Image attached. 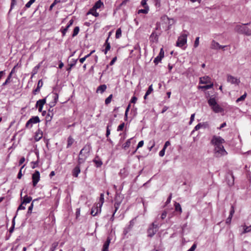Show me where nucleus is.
Here are the masks:
<instances>
[{"instance_id":"1","label":"nucleus","mask_w":251,"mask_h":251,"mask_svg":"<svg viewBox=\"0 0 251 251\" xmlns=\"http://www.w3.org/2000/svg\"><path fill=\"white\" fill-rule=\"evenodd\" d=\"M234 30L240 34H244L247 36L251 35V29L243 25H237L234 27Z\"/></svg>"},{"instance_id":"2","label":"nucleus","mask_w":251,"mask_h":251,"mask_svg":"<svg viewBox=\"0 0 251 251\" xmlns=\"http://www.w3.org/2000/svg\"><path fill=\"white\" fill-rule=\"evenodd\" d=\"M156 223H157V221H155L149 227V228L147 231L148 236L149 237H152L158 230V229L159 228V226Z\"/></svg>"},{"instance_id":"3","label":"nucleus","mask_w":251,"mask_h":251,"mask_svg":"<svg viewBox=\"0 0 251 251\" xmlns=\"http://www.w3.org/2000/svg\"><path fill=\"white\" fill-rule=\"evenodd\" d=\"M225 142V140L221 137L216 135L213 136L211 140V144L213 145L215 147L223 146L222 144Z\"/></svg>"},{"instance_id":"4","label":"nucleus","mask_w":251,"mask_h":251,"mask_svg":"<svg viewBox=\"0 0 251 251\" xmlns=\"http://www.w3.org/2000/svg\"><path fill=\"white\" fill-rule=\"evenodd\" d=\"M90 149L91 148L89 145H86L80 151L78 156L81 157L87 158L89 155Z\"/></svg>"},{"instance_id":"5","label":"nucleus","mask_w":251,"mask_h":251,"mask_svg":"<svg viewBox=\"0 0 251 251\" xmlns=\"http://www.w3.org/2000/svg\"><path fill=\"white\" fill-rule=\"evenodd\" d=\"M187 35L183 34L179 36L176 42V46L179 47H182L187 43Z\"/></svg>"},{"instance_id":"6","label":"nucleus","mask_w":251,"mask_h":251,"mask_svg":"<svg viewBox=\"0 0 251 251\" xmlns=\"http://www.w3.org/2000/svg\"><path fill=\"white\" fill-rule=\"evenodd\" d=\"M214 151L216 156H223L227 154V152L225 150L224 146H220L215 147Z\"/></svg>"},{"instance_id":"7","label":"nucleus","mask_w":251,"mask_h":251,"mask_svg":"<svg viewBox=\"0 0 251 251\" xmlns=\"http://www.w3.org/2000/svg\"><path fill=\"white\" fill-rule=\"evenodd\" d=\"M40 122V120L38 116L32 117L26 122L25 127L27 128H31L33 124L38 123Z\"/></svg>"},{"instance_id":"8","label":"nucleus","mask_w":251,"mask_h":251,"mask_svg":"<svg viewBox=\"0 0 251 251\" xmlns=\"http://www.w3.org/2000/svg\"><path fill=\"white\" fill-rule=\"evenodd\" d=\"M40 173L38 171H35V173L32 174V183L33 186H35L39 181L40 180Z\"/></svg>"},{"instance_id":"9","label":"nucleus","mask_w":251,"mask_h":251,"mask_svg":"<svg viewBox=\"0 0 251 251\" xmlns=\"http://www.w3.org/2000/svg\"><path fill=\"white\" fill-rule=\"evenodd\" d=\"M227 81L231 84L236 85H238L240 82L239 79L230 75H228L227 76Z\"/></svg>"},{"instance_id":"10","label":"nucleus","mask_w":251,"mask_h":251,"mask_svg":"<svg viewBox=\"0 0 251 251\" xmlns=\"http://www.w3.org/2000/svg\"><path fill=\"white\" fill-rule=\"evenodd\" d=\"M46 102V99H43L41 100H39L38 101H37L36 103V106L38 107V111L39 112H42L43 107L44 105L45 104Z\"/></svg>"},{"instance_id":"11","label":"nucleus","mask_w":251,"mask_h":251,"mask_svg":"<svg viewBox=\"0 0 251 251\" xmlns=\"http://www.w3.org/2000/svg\"><path fill=\"white\" fill-rule=\"evenodd\" d=\"M101 207L98 205V204L96 206L93 207L91 209V214L93 216H96L98 213L101 211Z\"/></svg>"},{"instance_id":"12","label":"nucleus","mask_w":251,"mask_h":251,"mask_svg":"<svg viewBox=\"0 0 251 251\" xmlns=\"http://www.w3.org/2000/svg\"><path fill=\"white\" fill-rule=\"evenodd\" d=\"M209 127V124L208 122H204V123H201L198 124L197 126H195L194 130L193 132H194L195 130H198L201 128L202 127L203 128H206Z\"/></svg>"},{"instance_id":"13","label":"nucleus","mask_w":251,"mask_h":251,"mask_svg":"<svg viewBox=\"0 0 251 251\" xmlns=\"http://www.w3.org/2000/svg\"><path fill=\"white\" fill-rule=\"evenodd\" d=\"M150 40L152 43H157L158 40V35H157L155 32H152L150 35Z\"/></svg>"},{"instance_id":"14","label":"nucleus","mask_w":251,"mask_h":251,"mask_svg":"<svg viewBox=\"0 0 251 251\" xmlns=\"http://www.w3.org/2000/svg\"><path fill=\"white\" fill-rule=\"evenodd\" d=\"M80 173V167L76 165L75 167L73 169L72 174L74 177H77L79 174Z\"/></svg>"},{"instance_id":"15","label":"nucleus","mask_w":251,"mask_h":251,"mask_svg":"<svg viewBox=\"0 0 251 251\" xmlns=\"http://www.w3.org/2000/svg\"><path fill=\"white\" fill-rule=\"evenodd\" d=\"M110 241H111V238L109 237H108L106 239V241L105 242V243L103 244L102 251H108V247H109Z\"/></svg>"},{"instance_id":"16","label":"nucleus","mask_w":251,"mask_h":251,"mask_svg":"<svg viewBox=\"0 0 251 251\" xmlns=\"http://www.w3.org/2000/svg\"><path fill=\"white\" fill-rule=\"evenodd\" d=\"M93 162L95 163L97 167H100L102 165V162L98 156H96L93 159Z\"/></svg>"},{"instance_id":"17","label":"nucleus","mask_w":251,"mask_h":251,"mask_svg":"<svg viewBox=\"0 0 251 251\" xmlns=\"http://www.w3.org/2000/svg\"><path fill=\"white\" fill-rule=\"evenodd\" d=\"M210 82V78L208 76L200 77V83L201 84H207Z\"/></svg>"},{"instance_id":"18","label":"nucleus","mask_w":251,"mask_h":251,"mask_svg":"<svg viewBox=\"0 0 251 251\" xmlns=\"http://www.w3.org/2000/svg\"><path fill=\"white\" fill-rule=\"evenodd\" d=\"M43 85V82L42 79L39 80L37 84V88L33 91V93L34 95H36L37 93L40 91V89L42 87Z\"/></svg>"},{"instance_id":"19","label":"nucleus","mask_w":251,"mask_h":251,"mask_svg":"<svg viewBox=\"0 0 251 251\" xmlns=\"http://www.w3.org/2000/svg\"><path fill=\"white\" fill-rule=\"evenodd\" d=\"M211 108L215 113H220L223 111V109L218 103L212 106Z\"/></svg>"},{"instance_id":"20","label":"nucleus","mask_w":251,"mask_h":251,"mask_svg":"<svg viewBox=\"0 0 251 251\" xmlns=\"http://www.w3.org/2000/svg\"><path fill=\"white\" fill-rule=\"evenodd\" d=\"M106 88L107 86L105 84L100 85L97 88L96 92L102 94L106 90Z\"/></svg>"},{"instance_id":"21","label":"nucleus","mask_w":251,"mask_h":251,"mask_svg":"<svg viewBox=\"0 0 251 251\" xmlns=\"http://www.w3.org/2000/svg\"><path fill=\"white\" fill-rule=\"evenodd\" d=\"M220 45L215 40H212L211 44V48L214 50H219L220 48Z\"/></svg>"},{"instance_id":"22","label":"nucleus","mask_w":251,"mask_h":251,"mask_svg":"<svg viewBox=\"0 0 251 251\" xmlns=\"http://www.w3.org/2000/svg\"><path fill=\"white\" fill-rule=\"evenodd\" d=\"M92 14L96 17H97L99 16V13L96 11V9H94V8H91L89 11L87 12V15Z\"/></svg>"},{"instance_id":"23","label":"nucleus","mask_w":251,"mask_h":251,"mask_svg":"<svg viewBox=\"0 0 251 251\" xmlns=\"http://www.w3.org/2000/svg\"><path fill=\"white\" fill-rule=\"evenodd\" d=\"M42 137V132L39 130L37 132H36L34 139L36 141H39L41 138Z\"/></svg>"},{"instance_id":"24","label":"nucleus","mask_w":251,"mask_h":251,"mask_svg":"<svg viewBox=\"0 0 251 251\" xmlns=\"http://www.w3.org/2000/svg\"><path fill=\"white\" fill-rule=\"evenodd\" d=\"M120 204V202H115L114 203V207H115V209L114 213H113L112 217L110 218V220L112 221L114 220V215H115V213L116 212L117 210L118 209Z\"/></svg>"},{"instance_id":"25","label":"nucleus","mask_w":251,"mask_h":251,"mask_svg":"<svg viewBox=\"0 0 251 251\" xmlns=\"http://www.w3.org/2000/svg\"><path fill=\"white\" fill-rule=\"evenodd\" d=\"M208 103L211 107L217 104L214 98H210L208 100Z\"/></svg>"},{"instance_id":"26","label":"nucleus","mask_w":251,"mask_h":251,"mask_svg":"<svg viewBox=\"0 0 251 251\" xmlns=\"http://www.w3.org/2000/svg\"><path fill=\"white\" fill-rule=\"evenodd\" d=\"M103 5V2L100 0H99L95 3L93 8L97 10V9L100 8Z\"/></svg>"},{"instance_id":"27","label":"nucleus","mask_w":251,"mask_h":251,"mask_svg":"<svg viewBox=\"0 0 251 251\" xmlns=\"http://www.w3.org/2000/svg\"><path fill=\"white\" fill-rule=\"evenodd\" d=\"M87 158H83V157H80L78 156V160H77V164L76 165L77 166H79L80 167V165L82 164H83L86 160Z\"/></svg>"},{"instance_id":"28","label":"nucleus","mask_w":251,"mask_h":251,"mask_svg":"<svg viewBox=\"0 0 251 251\" xmlns=\"http://www.w3.org/2000/svg\"><path fill=\"white\" fill-rule=\"evenodd\" d=\"M74 142V139L71 136H69L67 140V148H70L73 145Z\"/></svg>"},{"instance_id":"29","label":"nucleus","mask_w":251,"mask_h":251,"mask_svg":"<svg viewBox=\"0 0 251 251\" xmlns=\"http://www.w3.org/2000/svg\"><path fill=\"white\" fill-rule=\"evenodd\" d=\"M31 200L32 198L31 197L25 196L24 198L23 201H22V204H26V203H29Z\"/></svg>"},{"instance_id":"30","label":"nucleus","mask_w":251,"mask_h":251,"mask_svg":"<svg viewBox=\"0 0 251 251\" xmlns=\"http://www.w3.org/2000/svg\"><path fill=\"white\" fill-rule=\"evenodd\" d=\"M135 218L131 220L129 222V225L126 231V233H127L130 229L133 227L135 224Z\"/></svg>"},{"instance_id":"31","label":"nucleus","mask_w":251,"mask_h":251,"mask_svg":"<svg viewBox=\"0 0 251 251\" xmlns=\"http://www.w3.org/2000/svg\"><path fill=\"white\" fill-rule=\"evenodd\" d=\"M132 139V138H130L129 139H128L126 142L123 145V148L125 149V150H126L127 148H128L130 145V144H131V140Z\"/></svg>"},{"instance_id":"32","label":"nucleus","mask_w":251,"mask_h":251,"mask_svg":"<svg viewBox=\"0 0 251 251\" xmlns=\"http://www.w3.org/2000/svg\"><path fill=\"white\" fill-rule=\"evenodd\" d=\"M149 11V7L147 6L143 9H140L138 11V13H144V14H147Z\"/></svg>"},{"instance_id":"33","label":"nucleus","mask_w":251,"mask_h":251,"mask_svg":"<svg viewBox=\"0 0 251 251\" xmlns=\"http://www.w3.org/2000/svg\"><path fill=\"white\" fill-rule=\"evenodd\" d=\"M163 57L160 56L159 55H158L154 59L153 62L155 64V65L158 64L160 62H161L162 59Z\"/></svg>"},{"instance_id":"34","label":"nucleus","mask_w":251,"mask_h":251,"mask_svg":"<svg viewBox=\"0 0 251 251\" xmlns=\"http://www.w3.org/2000/svg\"><path fill=\"white\" fill-rule=\"evenodd\" d=\"M175 210L179 211L180 213L182 212V209L181 206L179 203L175 202Z\"/></svg>"},{"instance_id":"35","label":"nucleus","mask_w":251,"mask_h":251,"mask_svg":"<svg viewBox=\"0 0 251 251\" xmlns=\"http://www.w3.org/2000/svg\"><path fill=\"white\" fill-rule=\"evenodd\" d=\"M104 202V194L103 193L100 194V202L98 203L100 207L102 206L103 203Z\"/></svg>"},{"instance_id":"36","label":"nucleus","mask_w":251,"mask_h":251,"mask_svg":"<svg viewBox=\"0 0 251 251\" xmlns=\"http://www.w3.org/2000/svg\"><path fill=\"white\" fill-rule=\"evenodd\" d=\"M79 31V27L78 26L75 27L74 29V31H73V33L72 34V36L74 37H75V36H76L78 34Z\"/></svg>"},{"instance_id":"37","label":"nucleus","mask_w":251,"mask_h":251,"mask_svg":"<svg viewBox=\"0 0 251 251\" xmlns=\"http://www.w3.org/2000/svg\"><path fill=\"white\" fill-rule=\"evenodd\" d=\"M16 216H15L12 220V226L9 229L10 233H12L13 231H14V226H15V219L16 218Z\"/></svg>"},{"instance_id":"38","label":"nucleus","mask_w":251,"mask_h":251,"mask_svg":"<svg viewBox=\"0 0 251 251\" xmlns=\"http://www.w3.org/2000/svg\"><path fill=\"white\" fill-rule=\"evenodd\" d=\"M251 231V225L250 226H244L243 233H246Z\"/></svg>"},{"instance_id":"39","label":"nucleus","mask_w":251,"mask_h":251,"mask_svg":"<svg viewBox=\"0 0 251 251\" xmlns=\"http://www.w3.org/2000/svg\"><path fill=\"white\" fill-rule=\"evenodd\" d=\"M77 60V59L74 60L73 62L69 64L70 67L67 69L68 71L70 72L72 68L75 65Z\"/></svg>"},{"instance_id":"40","label":"nucleus","mask_w":251,"mask_h":251,"mask_svg":"<svg viewBox=\"0 0 251 251\" xmlns=\"http://www.w3.org/2000/svg\"><path fill=\"white\" fill-rule=\"evenodd\" d=\"M113 95L112 94L110 95L105 100V104H108L111 101V100L112 98Z\"/></svg>"},{"instance_id":"41","label":"nucleus","mask_w":251,"mask_h":251,"mask_svg":"<svg viewBox=\"0 0 251 251\" xmlns=\"http://www.w3.org/2000/svg\"><path fill=\"white\" fill-rule=\"evenodd\" d=\"M247 94L245 93L244 95L240 97L239 98H238L236 100V102H238L239 101H243L245 98H246Z\"/></svg>"},{"instance_id":"42","label":"nucleus","mask_w":251,"mask_h":251,"mask_svg":"<svg viewBox=\"0 0 251 251\" xmlns=\"http://www.w3.org/2000/svg\"><path fill=\"white\" fill-rule=\"evenodd\" d=\"M121 35H122V30H121V28H118L116 30L115 37L117 39H118L121 36Z\"/></svg>"},{"instance_id":"43","label":"nucleus","mask_w":251,"mask_h":251,"mask_svg":"<svg viewBox=\"0 0 251 251\" xmlns=\"http://www.w3.org/2000/svg\"><path fill=\"white\" fill-rule=\"evenodd\" d=\"M58 99V95L57 93H55L53 96L54 101L52 102V105H55L57 103Z\"/></svg>"},{"instance_id":"44","label":"nucleus","mask_w":251,"mask_h":251,"mask_svg":"<svg viewBox=\"0 0 251 251\" xmlns=\"http://www.w3.org/2000/svg\"><path fill=\"white\" fill-rule=\"evenodd\" d=\"M111 126V124H108L106 127V137H108L109 135L110 134V127Z\"/></svg>"},{"instance_id":"45","label":"nucleus","mask_w":251,"mask_h":251,"mask_svg":"<svg viewBox=\"0 0 251 251\" xmlns=\"http://www.w3.org/2000/svg\"><path fill=\"white\" fill-rule=\"evenodd\" d=\"M153 91L152 85H151L146 92V95H149Z\"/></svg>"},{"instance_id":"46","label":"nucleus","mask_w":251,"mask_h":251,"mask_svg":"<svg viewBox=\"0 0 251 251\" xmlns=\"http://www.w3.org/2000/svg\"><path fill=\"white\" fill-rule=\"evenodd\" d=\"M35 200H34L32 203L31 204V205L29 206L28 208V211H27V214H30L32 212V209H33V201H34Z\"/></svg>"},{"instance_id":"47","label":"nucleus","mask_w":251,"mask_h":251,"mask_svg":"<svg viewBox=\"0 0 251 251\" xmlns=\"http://www.w3.org/2000/svg\"><path fill=\"white\" fill-rule=\"evenodd\" d=\"M69 28V27H67V26H66L64 28H63V27H62L61 30L63 36H64L65 35V34H66V32L67 31Z\"/></svg>"},{"instance_id":"48","label":"nucleus","mask_w":251,"mask_h":251,"mask_svg":"<svg viewBox=\"0 0 251 251\" xmlns=\"http://www.w3.org/2000/svg\"><path fill=\"white\" fill-rule=\"evenodd\" d=\"M230 177H231V179H232V180L231 181H229V182H228V184L229 185V186H232L234 184V176L233 175V174L232 173H231L230 174Z\"/></svg>"},{"instance_id":"49","label":"nucleus","mask_w":251,"mask_h":251,"mask_svg":"<svg viewBox=\"0 0 251 251\" xmlns=\"http://www.w3.org/2000/svg\"><path fill=\"white\" fill-rule=\"evenodd\" d=\"M36 0H29V1L25 4V7L29 8L31 5L35 2Z\"/></svg>"},{"instance_id":"50","label":"nucleus","mask_w":251,"mask_h":251,"mask_svg":"<svg viewBox=\"0 0 251 251\" xmlns=\"http://www.w3.org/2000/svg\"><path fill=\"white\" fill-rule=\"evenodd\" d=\"M167 212L166 210L163 211L161 215V219L162 220L165 219L167 217Z\"/></svg>"},{"instance_id":"51","label":"nucleus","mask_w":251,"mask_h":251,"mask_svg":"<svg viewBox=\"0 0 251 251\" xmlns=\"http://www.w3.org/2000/svg\"><path fill=\"white\" fill-rule=\"evenodd\" d=\"M60 2V0H54V2L50 5V9H51L57 3Z\"/></svg>"},{"instance_id":"52","label":"nucleus","mask_w":251,"mask_h":251,"mask_svg":"<svg viewBox=\"0 0 251 251\" xmlns=\"http://www.w3.org/2000/svg\"><path fill=\"white\" fill-rule=\"evenodd\" d=\"M199 39H200L199 37H197L196 38V40H195V41L194 43V46L195 48L198 47L199 45Z\"/></svg>"},{"instance_id":"53","label":"nucleus","mask_w":251,"mask_h":251,"mask_svg":"<svg viewBox=\"0 0 251 251\" xmlns=\"http://www.w3.org/2000/svg\"><path fill=\"white\" fill-rule=\"evenodd\" d=\"M213 84L212 83H211L209 85H206L205 86H201V88H204L205 89H209L213 87Z\"/></svg>"},{"instance_id":"54","label":"nucleus","mask_w":251,"mask_h":251,"mask_svg":"<svg viewBox=\"0 0 251 251\" xmlns=\"http://www.w3.org/2000/svg\"><path fill=\"white\" fill-rule=\"evenodd\" d=\"M110 44H107V45H105V49L104 51L105 54L107 53V51L110 49Z\"/></svg>"},{"instance_id":"55","label":"nucleus","mask_w":251,"mask_h":251,"mask_svg":"<svg viewBox=\"0 0 251 251\" xmlns=\"http://www.w3.org/2000/svg\"><path fill=\"white\" fill-rule=\"evenodd\" d=\"M39 65H37L34 68V69L32 70V76L37 73V70L39 69Z\"/></svg>"},{"instance_id":"56","label":"nucleus","mask_w":251,"mask_h":251,"mask_svg":"<svg viewBox=\"0 0 251 251\" xmlns=\"http://www.w3.org/2000/svg\"><path fill=\"white\" fill-rule=\"evenodd\" d=\"M124 126H125V124L123 123L121 124H120L118 126V128H117V131H121L123 129L124 127Z\"/></svg>"},{"instance_id":"57","label":"nucleus","mask_w":251,"mask_h":251,"mask_svg":"<svg viewBox=\"0 0 251 251\" xmlns=\"http://www.w3.org/2000/svg\"><path fill=\"white\" fill-rule=\"evenodd\" d=\"M197 248V244L195 243L188 251H194Z\"/></svg>"},{"instance_id":"58","label":"nucleus","mask_w":251,"mask_h":251,"mask_svg":"<svg viewBox=\"0 0 251 251\" xmlns=\"http://www.w3.org/2000/svg\"><path fill=\"white\" fill-rule=\"evenodd\" d=\"M57 246V243H54L53 244H52L51 248H50V251H54Z\"/></svg>"},{"instance_id":"59","label":"nucleus","mask_w":251,"mask_h":251,"mask_svg":"<svg viewBox=\"0 0 251 251\" xmlns=\"http://www.w3.org/2000/svg\"><path fill=\"white\" fill-rule=\"evenodd\" d=\"M24 166H25V165H23V166L21 167V169H20V170L19 172L18 173V176H17V178H18V179H21V177H22V169L24 167Z\"/></svg>"},{"instance_id":"60","label":"nucleus","mask_w":251,"mask_h":251,"mask_svg":"<svg viewBox=\"0 0 251 251\" xmlns=\"http://www.w3.org/2000/svg\"><path fill=\"white\" fill-rule=\"evenodd\" d=\"M165 149L163 148L159 152V156H161V157H162L165 154Z\"/></svg>"},{"instance_id":"61","label":"nucleus","mask_w":251,"mask_h":251,"mask_svg":"<svg viewBox=\"0 0 251 251\" xmlns=\"http://www.w3.org/2000/svg\"><path fill=\"white\" fill-rule=\"evenodd\" d=\"M144 145V141L142 140V141H140L139 143H138V144L137 145V148H136V150L139 149V148H141Z\"/></svg>"},{"instance_id":"62","label":"nucleus","mask_w":251,"mask_h":251,"mask_svg":"<svg viewBox=\"0 0 251 251\" xmlns=\"http://www.w3.org/2000/svg\"><path fill=\"white\" fill-rule=\"evenodd\" d=\"M141 4L143 7H144V8L148 6L146 0H142L141 2Z\"/></svg>"},{"instance_id":"63","label":"nucleus","mask_w":251,"mask_h":251,"mask_svg":"<svg viewBox=\"0 0 251 251\" xmlns=\"http://www.w3.org/2000/svg\"><path fill=\"white\" fill-rule=\"evenodd\" d=\"M137 100V98L135 96H133L132 97L130 102L135 103L136 102V101Z\"/></svg>"},{"instance_id":"64","label":"nucleus","mask_w":251,"mask_h":251,"mask_svg":"<svg viewBox=\"0 0 251 251\" xmlns=\"http://www.w3.org/2000/svg\"><path fill=\"white\" fill-rule=\"evenodd\" d=\"M116 60H117V57H114V58H113V59L110 62L109 65L110 66L113 65L115 63V62H116Z\"/></svg>"}]
</instances>
